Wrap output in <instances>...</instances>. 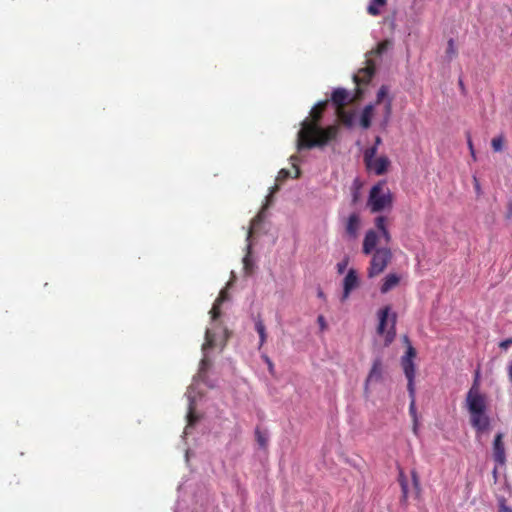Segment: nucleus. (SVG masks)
I'll return each mask as SVG.
<instances>
[{"mask_svg": "<svg viewBox=\"0 0 512 512\" xmlns=\"http://www.w3.org/2000/svg\"><path fill=\"white\" fill-rule=\"evenodd\" d=\"M327 105V100L317 103L310 112L311 120L306 119L302 122V128L297 134L298 150L324 147L336 139L339 131L337 125L322 128L319 124Z\"/></svg>", "mask_w": 512, "mask_h": 512, "instance_id": "obj_1", "label": "nucleus"}, {"mask_svg": "<svg viewBox=\"0 0 512 512\" xmlns=\"http://www.w3.org/2000/svg\"><path fill=\"white\" fill-rule=\"evenodd\" d=\"M380 243V235L378 232L373 229L366 231L362 244V252L365 255H372L367 269L369 278H374L383 273L393 258L392 250L388 247L389 244L378 247Z\"/></svg>", "mask_w": 512, "mask_h": 512, "instance_id": "obj_2", "label": "nucleus"}, {"mask_svg": "<svg viewBox=\"0 0 512 512\" xmlns=\"http://www.w3.org/2000/svg\"><path fill=\"white\" fill-rule=\"evenodd\" d=\"M388 93V86L382 85L377 92L375 103L368 104L364 107L360 118V126L363 129L370 128L372 117L374 115V107L375 105H380L382 103H384V109L380 125L383 129L388 126L392 114V98L388 96Z\"/></svg>", "mask_w": 512, "mask_h": 512, "instance_id": "obj_3", "label": "nucleus"}, {"mask_svg": "<svg viewBox=\"0 0 512 512\" xmlns=\"http://www.w3.org/2000/svg\"><path fill=\"white\" fill-rule=\"evenodd\" d=\"M394 195L382 180L372 186L367 199V207L371 213L390 211L393 207Z\"/></svg>", "mask_w": 512, "mask_h": 512, "instance_id": "obj_4", "label": "nucleus"}, {"mask_svg": "<svg viewBox=\"0 0 512 512\" xmlns=\"http://www.w3.org/2000/svg\"><path fill=\"white\" fill-rule=\"evenodd\" d=\"M415 348L409 343L405 354L401 357V367L407 379V389L410 397L412 398L411 410L414 407V396H415V376L416 366L414 358L416 357Z\"/></svg>", "mask_w": 512, "mask_h": 512, "instance_id": "obj_5", "label": "nucleus"}, {"mask_svg": "<svg viewBox=\"0 0 512 512\" xmlns=\"http://www.w3.org/2000/svg\"><path fill=\"white\" fill-rule=\"evenodd\" d=\"M391 312V307L385 306L378 311L379 324L377 327V333L379 335H385V344L389 345L393 342L396 336V320L397 316Z\"/></svg>", "mask_w": 512, "mask_h": 512, "instance_id": "obj_6", "label": "nucleus"}, {"mask_svg": "<svg viewBox=\"0 0 512 512\" xmlns=\"http://www.w3.org/2000/svg\"><path fill=\"white\" fill-rule=\"evenodd\" d=\"M466 404L471 416H482L486 408V399L474 384L467 393Z\"/></svg>", "mask_w": 512, "mask_h": 512, "instance_id": "obj_7", "label": "nucleus"}, {"mask_svg": "<svg viewBox=\"0 0 512 512\" xmlns=\"http://www.w3.org/2000/svg\"><path fill=\"white\" fill-rule=\"evenodd\" d=\"M383 379V362L380 357L373 360L371 369L367 375L364 384V392L366 395L369 393V386L374 383H378Z\"/></svg>", "mask_w": 512, "mask_h": 512, "instance_id": "obj_8", "label": "nucleus"}, {"mask_svg": "<svg viewBox=\"0 0 512 512\" xmlns=\"http://www.w3.org/2000/svg\"><path fill=\"white\" fill-rule=\"evenodd\" d=\"M364 164L368 171L373 172L377 176H381L388 172L391 162L387 156L382 155L368 162H364Z\"/></svg>", "mask_w": 512, "mask_h": 512, "instance_id": "obj_9", "label": "nucleus"}, {"mask_svg": "<svg viewBox=\"0 0 512 512\" xmlns=\"http://www.w3.org/2000/svg\"><path fill=\"white\" fill-rule=\"evenodd\" d=\"M493 459L499 466H504L506 464V453H505V445L503 442V434L501 432L497 433L494 441H493Z\"/></svg>", "mask_w": 512, "mask_h": 512, "instance_id": "obj_10", "label": "nucleus"}, {"mask_svg": "<svg viewBox=\"0 0 512 512\" xmlns=\"http://www.w3.org/2000/svg\"><path fill=\"white\" fill-rule=\"evenodd\" d=\"M389 219L384 215H379L374 219V229L380 235V242L383 240L385 244H390L392 235L388 229Z\"/></svg>", "mask_w": 512, "mask_h": 512, "instance_id": "obj_11", "label": "nucleus"}, {"mask_svg": "<svg viewBox=\"0 0 512 512\" xmlns=\"http://www.w3.org/2000/svg\"><path fill=\"white\" fill-rule=\"evenodd\" d=\"M358 284L359 280L356 270L350 269L343 280L342 301H345L349 297L351 291L355 289L358 286Z\"/></svg>", "mask_w": 512, "mask_h": 512, "instance_id": "obj_12", "label": "nucleus"}, {"mask_svg": "<svg viewBox=\"0 0 512 512\" xmlns=\"http://www.w3.org/2000/svg\"><path fill=\"white\" fill-rule=\"evenodd\" d=\"M375 64L372 60H367V66L359 70L358 74L354 76V81L357 84H367L370 82L375 74Z\"/></svg>", "mask_w": 512, "mask_h": 512, "instance_id": "obj_13", "label": "nucleus"}, {"mask_svg": "<svg viewBox=\"0 0 512 512\" xmlns=\"http://www.w3.org/2000/svg\"><path fill=\"white\" fill-rule=\"evenodd\" d=\"M351 100L349 92L344 88L335 89L331 96V101L336 106V110L345 108V105Z\"/></svg>", "mask_w": 512, "mask_h": 512, "instance_id": "obj_14", "label": "nucleus"}, {"mask_svg": "<svg viewBox=\"0 0 512 512\" xmlns=\"http://www.w3.org/2000/svg\"><path fill=\"white\" fill-rule=\"evenodd\" d=\"M360 228V217L357 213L349 215L346 224L345 231L350 238H356Z\"/></svg>", "mask_w": 512, "mask_h": 512, "instance_id": "obj_15", "label": "nucleus"}, {"mask_svg": "<svg viewBox=\"0 0 512 512\" xmlns=\"http://www.w3.org/2000/svg\"><path fill=\"white\" fill-rule=\"evenodd\" d=\"M270 433L267 428L257 425L255 428V439L260 449L266 450L268 447Z\"/></svg>", "mask_w": 512, "mask_h": 512, "instance_id": "obj_16", "label": "nucleus"}, {"mask_svg": "<svg viewBox=\"0 0 512 512\" xmlns=\"http://www.w3.org/2000/svg\"><path fill=\"white\" fill-rule=\"evenodd\" d=\"M400 276L397 275L396 273H389L388 275L385 276V278L383 279V283L380 287V291L382 294H386L388 293L390 290H392L393 288H395L396 286H398V284L400 283Z\"/></svg>", "mask_w": 512, "mask_h": 512, "instance_id": "obj_17", "label": "nucleus"}, {"mask_svg": "<svg viewBox=\"0 0 512 512\" xmlns=\"http://www.w3.org/2000/svg\"><path fill=\"white\" fill-rule=\"evenodd\" d=\"M336 114L343 125L351 127L354 123L355 113L353 111H347L345 108L336 110Z\"/></svg>", "mask_w": 512, "mask_h": 512, "instance_id": "obj_18", "label": "nucleus"}, {"mask_svg": "<svg viewBox=\"0 0 512 512\" xmlns=\"http://www.w3.org/2000/svg\"><path fill=\"white\" fill-rule=\"evenodd\" d=\"M471 424L477 432H485L490 427V418H471Z\"/></svg>", "mask_w": 512, "mask_h": 512, "instance_id": "obj_19", "label": "nucleus"}, {"mask_svg": "<svg viewBox=\"0 0 512 512\" xmlns=\"http://www.w3.org/2000/svg\"><path fill=\"white\" fill-rule=\"evenodd\" d=\"M255 330L259 334L260 347H261L266 342L267 333H266V327L264 325V322H263V320L260 317H258L255 320Z\"/></svg>", "mask_w": 512, "mask_h": 512, "instance_id": "obj_20", "label": "nucleus"}, {"mask_svg": "<svg viewBox=\"0 0 512 512\" xmlns=\"http://www.w3.org/2000/svg\"><path fill=\"white\" fill-rule=\"evenodd\" d=\"M387 0H371L367 7V12L372 16H378L380 14V7L385 6Z\"/></svg>", "mask_w": 512, "mask_h": 512, "instance_id": "obj_21", "label": "nucleus"}, {"mask_svg": "<svg viewBox=\"0 0 512 512\" xmlns=\"http://www.w3.org/2000/svg\"><path fill=\"white\" fill-rule=\"evenodd\" d=\"M214 346H215V335L212 333L211 329H206L205 342L202 346V349L205 351L206 349L213 348Z\"/></svg>", "mask_w": 512, "mask_h": 512, "instance_id": "obj_22", "label": "nucleus"}, {"mask_svg": "<svg viewBox=\"0 0 512 512\" xmlns=\"http://www.w3.org/2000/svg\"><path fill=\"white\" fill-rule=\"evenodd\" d=\"M210 366H211V361L206 356L203 357V359L200 362V367H199V371H198V377L201 380H204L206 373L209 370Z\"/></svg>", "mask_w": 512, "mask_h": 512, "instance_id": "obj_23", "label": "nucleus"}, {"mask_svg": "<svg viewBox=\"0 0 512 512\" xmlns=\"http://www.w3.org/2000/svg\"><path fill=\"white\" fill-rule=\"evenodd\" d=\"M504 137L502 135L492 139L491 146L495 152H500L503 149Z\"/></svg>", "mask_w": 512, "mask_h": 512, "instance_id": "obj_24", "label": "nucleus"}, {"mask_svg": "<svg viewBox=\"0 0 512 512\" xmlns=\"http://www.w3.org/2000/svg\"><path fill=\"white\" fill-rule=\"evenodd\" d=\"M377 151H378V147H376V146H371V147L367 148L364 151V155H363L364 162H368L369 160L376 158Z\"/></svg>", "mask_w": 512, "mask_h": 512, "instance_id": "obj_25", "label": "nucleus"}, {"mask_svg": "<svg viewBox=\"0 0 512 512\" xmlns=\"http://www.w3.org/2000/svg\"><path fill=\"white\" fill-rule=\"evenodd\" d=\"M220 306H221V304H218V303L214 302V304H213V306H212V308L210 310L211 319L213 321H216L220 317V315H221Z\"/></svg>", "mask_w": 512, "mask_h": 512, "instance_id": "obj_26", "label": "nucleus"}, {"mask_svg": "<svg viewBox=\"0 0 512 512\" xmlns=\"http://www.w3.org/2000/svg\"><path fill=\"white\" fill-rule=\"evenodd\" d=\"M398 482L401 487V490H405V489L409 488L407 477L404 474L402 469H400V471H399Z\"/></svg>", "mask_w": 512, "mask_h": 512, "instance_id": "obj_27", "label": "nucleus"}, {"mask_svg": "<svg viewBox=\"0 0 512 512\" xmlns=\"http://www.w3.org/2000/svg\"><path fill=\"white\" fill-rule=\"evenodd\" d=\"M446 54L449 56V58H452L457 54V50L453 39L448 40Z\"/></svg>", "mask_w": 512, "mask_h": 512, "instance_id": "obj_28", "label": "nucleus"}, {"mask_svg": "<svg viewBox=\"0 0 512 512\" xmlns=\"http://www.w3.org/2000/svg\"><path fill=\"white\" fill-rule=\"evenodd\" d=\"M188 399H189V405H188V411H187L186 416H189V417L197 416L196 415V407L194 405V402L191 400L192 399L191 391H188Z\"/></svg>", "mask_w": 512, "mask_h": 512, "instance_id": "obj_29", "label": "nucleus"}, {"mask_svg": "<svg viewBox=\"0 0 512 512\" xmlns=\"http://www.w3.org/2000/svg\"><path fill=\"white\" fill-rule=\"evenodd\" d=\"M411 477H412L413 486H414L416 492L419 493L421 490L420 480H419L418 474L415 470L411 471Z\"/></svg>", "mask_w": 512, "mask_h": 512, "instance_id": "obj_30", "label": "nucleus"}, {"mask_svg": "<svg viewBox=\"0 0 512 512\" xmlns=\"http://www.w3.org/2000/svg\"><path fill=\"white\" fill-rule=\"evenodd\" d=\"M349 263L348 257H345L341 262L337 263L336 268L339 274L344 273Z\"/></svg>", "mask_w": 512, "mask_h": 512, "instance_id": "obj_31", "label": "nucleus"}, {"mask_svg": "<svg viewBox=\"0 0 512 512\" xmlns=\"http://www.w3.org/2000/svg\"><path fill=\"white\" fill-rule=\"evenodd\" d=\"M498 510L499 512H512V507L508 506L506 500L502 498L499 500Z\"/></svg>", "mask_w": 512, "mask_h": 512, "instance_id": "obj_32", "label": "nucleus"}, {"mask_svg": "<svg viewBox=\"0 0 512 512\" xmlns=\"http://www.w3.org/2000/svg\"><path fill=\"white\" fill-rule=\"evenodd\" d=\"M261 222V215H257L252 221H251V227L249 228L247 239H249L253 233L254 227Z\"/></svg>", "mask_w": 512, "mask_h": 512, "instance_id": "obj_33", "label": "nucleus"}, {"mask_svg": "<svg viewBox=\"0 0 512 512\" xmlns=\"http://www.w3.org/2000/svg\"><path fill=\"white\" fill-rule=\"evenodd\" d=\"M408 492H409V488L405 489V490H401V496H400L399 502L402 506H406L408 503Z\"/></svg>", "mask_w": 512, "mask_h": 512, "instance_id": "obj_34", "label": "nucleus"}, {"mask_svg": "<svg viewBox=\"0 0 512 512\" xmlns=\"http://www.w3.org/2000/svg\"><path fill=\"white\" fill-rule=\"evenodd\" d=\"M228 299V293L226 290H221L219 296L215 300L216 303L222 304L224 301Z\"/></svg>", "mask_w": 512, "mask_h": 512, "instance_id": "obj_35", "label": "nucleus"}, {"mask_svg": "<svg viewBox=\"0 0 512 512\" xmlns=\"http://www.w3.org/2000/svg\"><path fill=\"white\" fill-rule=\"evenodd\" d=\"M290 176V172L287 169H281L278 173L277 180L283 181Z\"/></svg>", "mask_w": 512, "mask_h": 512, "instance_id": "obj_36", "label": "nucleus"}, {"mask_svg": "<svg viewBox=\"0 0 512 512\" xmlns=\"http://www.w3.org/2000/svg\"><path fill=\"white\" fill-rule=\"evenodd\" d=\"M387 46H388V42L387 41L380 42L377 45L375 52L377 54H382L387 49Z\"/></svg>", "mask_w": 512, "mask_h": 512, "instance_id": "obj_37", "label": "nucleus"}, {"mask_svg": "<svg viewBox=\"0 0 512 512\" xmlns=\"http://www.w3.org/2000/svg\"><path fill=\"white\" fill-rule=\"evenodd\" d=\"M317 322H318V324L320 326V329L322 331L326 329L327 326H326V321H325L324 316L319 315L318 318H317Z\"/></svg>", "mask_w": 512, "mask_h": 512, "instance_id": "obj_38", "label": "nucleus"}, {"mask_svg": "<svg viewBox=\"0 0 512 512\" xmlns=\"http://www.w3.org/2000/svg\"><path fill=\"white\" fill-rule=\"evenodd\" d=\"M510 345H512V338L501 341L499 347L502 349H507Z\"/></svg>", "mask_w": 512, "mask_h": 512, "instance_id": "obj_39", "label": "nucleus"}, {"mask_svg": "<svg viewBox=\"0 0 512 512\" xmlns=\"http://www.w3.org/2000/svg\"><path fill=\"white\" fill-rule=\"evenodd\" d=\"M507 376L510 383H512V360L507 365Z\"/></svg>", "mask_w": 512, "mask_h": 512, "instance_id": "obj_40", "label": "nucleus"}, {"mask_svg": "<svg viewBox=\"0 0 512 512\" xmlns=\"http://www.w3.org/2000/svg\"><path fill=\"white\" fill-rule=\"evenodd\" d=\"M418 429H419V418L414 417L413 418V432L415 435H418Z\"/></svg>", "mask_w": 512, "mask_h": 512, "instance_id": "obj_41", "label": "nucleus"}, {"mask_svg": "<svg viewBox=\"0 0 512 512\" xmlns=\"http://www.w3.org/2000/svg\"><path fill=\"white\" fill-rule=\"evenodd\" d=\"M187 420H188V424L186 426V429L188 427H192V426L196 425V423L198 422V420H200V418L193 417V418H187Z\"/></svg>", "mask_w": 512, "mask_h": 512, "instance_id": "obj_42", "label": "nucleus"}, {"mask_svg": "<svg viewBox=\"0 0 512 512\" xmlns=\"http://www.w3.org/2000/svg\"><path fill=\"white\" fill-rule=\"evenodd\" d=\"M467 144H468L470 152H473L474 146H473V142H472L471 136L469 134H468V137H467Z\"/></svg>", "mask_w": 512, "mask_h": 512, "instance_id": "obj_43", "label": "nucleus"}, {"mask_svg": "<svg viewBox=\"0 0 512 512\" xmlns=\"http://www.w3.org/2000/svg\"><path fill=\"white\" fill-rule=\"evenodd\" d=\"M243 263H244V268L246 270H248V267H249V264H250V259H249V255L248 254L244 257Z\"/></svg>", "mask_w": 512, "mask_h": 512, "instance_id": "obj_44", "label": "nucleus"}, {"mask_svg": "<svg viewBox=\"0 0 512 512\" xmlns=\"http://www.w3.org/2000/svg\"><path fill=\"white\" fill-rule=\"evenodd\" d=\"M492 475H493L494 483H497V481H498V469H497V467H495L493 469Z\"/></svg>", "mask_w": 512, "mask_h": 512, "instance_id": "obj_45", "label": "nucleus"}, {"mask_svg": "<svg viewBox=\"0 0 512 512\" xmlns=\"http://www.w3.org/2000/svg\"><path fill=\"white\" fill-rule=\"evenodd\" d=\"M381 142H382L381 137L377 136V137L375 138V141H374V145H373V146L378 147V146L381 144Z\"/></svg>", "mask_w": 512, "mask_h": 512, "instance_id": "obj_46", "label": "nucleus"}, {"mask_svg": "<svg viewBox=\"0 0 512 512\" xmlns=\"http://www.w3.org/2000/svg\"><path fill=\"white\" fill-rule=\"evenodd\" d=\"M294 168H295V176H294V178H298L300 176V169L296 165H294Z\"/></svg>", "mask_w": 512, "mask_h": 512, "instance_id": "obj_47", "label": "nucleus"}, {"mask_svg": "<svg viewBox=\"0 0 512 512\" xmlns=\"http://www.w3.org/2000/svg\"><path fill=\"white\" fill-rule=\"evenodd\" d=\"M266 362H267L269 370L271 372L273 370V363L271 362V360L269 358H266Z\"/></svg>", "mask_w": 512, "mask_h": 512, "instance_id": "obj_48", "label": "nucleus"}, {"mask_svg": "<svg viewBox=\"0 0 512 512\" xmlns=\"http://www.w3.org/2000/svg\"><path fill=\"white\" fill-rule=\"evenodd\" d=\"M470 154H471V157L473 158V160L476 161L475 150H473V152H470Z\"/></svg>", "mask_w": 512, "mask_h": 512, "instance_id": "obj_49", "label": "nucleus"}, {"mask_svg": "<svg viewBox=\"0 0 512 512\" xmlns=\"http://www.w3.org/2000/svg\"><path fill=\"white\" fill-rule=\"evenodd\" d=\"M357 200H358V195H357V193H355L353 196V202L355 203Z\"/></svg>", "mask_w": 512, "mask_h": 512, "instance_id": "obj_50", "label": "nucleus"}, {"mask_svg": "<svg viewBox=\"0 0 512 512\" xmlns=\"http://www.w3.org/2000/svg\"><path fill=\"white\" fill-rule=\"evenodd\" d=\"M318 296H319L320 298H322V297H324V293L320 290V291L318 292Z\"/></svg>", "mask_w": 512, "mask_h": 512, "instance_id": "obj_51", "label": "nucleus"}, {"mask_svg": "<svg viewBox=\"0 0 512 512\" xmlns=\"http://www.w3.org/2000/svg\"><path fill=\"white\" fill-rule=\"evenodd\" d=\"M278 190V186L273 187L272 193Z\"/></svg>", "mask_w": 512, "mask_h": 512, "instance_id": "obj_52", "label": "nucleus"}, {"mask_svg": "<svg viewBox=\"0 0 512 512\" xmlns=\"http://www.w3.org/2000/svg\"><path fill=\"white\" fill-rule=\"evenodd\" d=\"M247 249H248V254H249L250 253V249H251L250 244L247 245Z\"/></svg>", "mask_w": 512, "mask_h": 512, "instance_id": "obj_53", "label": "nucleus"}]
</instances>
